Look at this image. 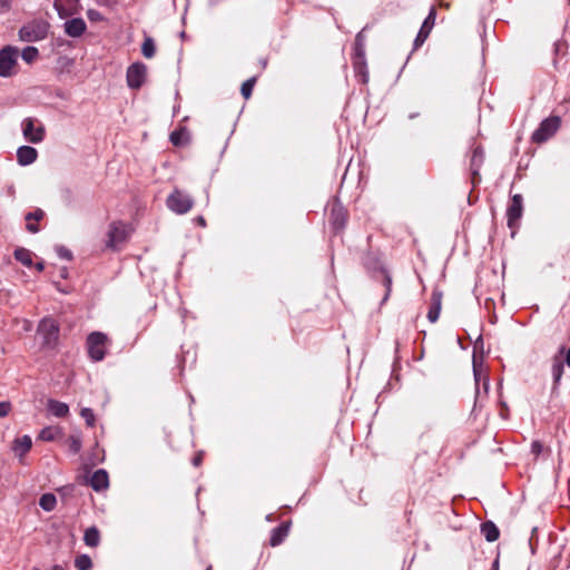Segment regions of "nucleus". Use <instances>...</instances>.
<instances>
[{"instance_id":"nucleus-1","label":"nucleus","mask_w":570,"mask_h":570,"mask_svg":"<svg viewBox=\"0 0 570 570\" xmlns=\"http://www.w3.org/2000/svg\"><path fill=\"white\" fill-rule=\"evenodd\" d=\"M50 29L48 21L43 19H35L23 24L19 30V37L26 42H36L43 40Z\"/></svg>"},{"instance_id":"nucleus-2","label":"nucleus","mask_w":570,"mask_h":570,"mask_svg":"<svg viewBox=\"0 0 570 570\" xmlns=\"http://www.w3.org/2000/svg\"><path fill=\"white\" fill-rule=\"evenodd\" d=\"M561 126V118L559 116H550L542 120L539 127L532 134V141L535 144H543L549 140L559 130Z\"/></svg>"},{"instance_id":"nucleus-3","label":"nucleus","mask_w":570,"mask_h":570,"mask_svg":"<svg viewBox=\"0 0 570 570\" xmlns=\"http://www.w3.org/2000/svg\"><path fill=\"white\" fill-rule=\"evenodd\" d=\"M108 336L101 332H92L87 337V351L89 357L99 362L102 361L106 355V350L108 345Z\"/></svg>"},{"instance_id":"nucleus-4","label":"nucleus","mask_w":570,"mask_h":570,"mask_svg":"<svg viewBox=\"0 0 570 570\" xmlns=\"http://www.w3.org/2000/svg\"><path fill=\"white\" fill-rule=\"evenodd\" d=\"M23 138L31 144H40L46 136L42 122L33 117L24 118L21 122Z\"/></svg>"},{"instance_id":"nucleus-5","label":"nucleus","mask_w":570,"mask_h":570,"mask_svg":"<svg viewBox=\"0 0 570 570\" xmlns=\"http://www.w3.org/2000/svg\"><path fill=\"white\" fill-rule=\"evenodd\" d=\"M166 204L171 212L184 215L193 208L194 200L189 195L175 188L167 197Z\"/></svg>"},{"instance_id":"nucleus-6","label":"nucleus","mask_w":570,"mask_h":570,"mask_svg":"<svg viewBox=\"0 0 570 570\" xmlns=\"http://www.w3.org/2000/svg\"><path fill=\"white\" fill-rule=\"evenodd\" d=\"M564 364L570 368V345L561 346L551 360V374L557 386L563 375Z\"/></svg>"},{"instance_id":"nucleus-7","label":"nucleus","mask_w":570,"mask_h":570,"mask_svg":"<svg viewBox=\"0 0 570 570\" xmlns=\"http://www.w3.org/2000/svg\"><path fill=\"white\" fill-rule=\"evenodd\" d=\"M18 49L7 46L0 50V77H11L16 73Z\"/></svg>"},{"instance_id":"nucleus-8","label":"nucleus","mask_w":570,"mask_h":570,"mask_svg":"<svg viewBox=\"0 0 570 570\" xmlns=\"http://www.w3.org/2000/svg\"><path fill=\"white\" fill-rule=\"evenodd\" d=\"M38 333L43 340L42 344L51 347L58 341L59 326L55 320L43 318L38 326Z\"/></svg>"},{"instance_id":"nucleus-9","label":"nucleus","mask_w":570,"mask_h":570,"mask_svg":"<svg viewBox=\"0 0 570 570\" xmlns=\"http://www.w3.org/2000/svg\"><path fill=\"white\" fill-rule=\"evenodd\" d=\"M147 77V67L142 62L131 63L126 73L127 85L131 89H139Z\"/></svg>"},{"instance_id":"nucleus-10","label":"nucleus","mask_w":570,"mask_h":570,"mask_svg":"<svg viewBox=\"0 0 570 570\" xmlns=\"http://www.w3.org/2000/svg\"><path fill=\"white\" fill-rule=\"evenodd\" d=\"M523 213V198L520 194L512 196L507 209L508 227L514 233Z\"/></svg>"},{"instance_id":"nucleus-11","label":"nucleus","mask_w":570,"mask_h":570,"mask_svg":"<svg viewBox=\"0 0 570 570\" xmlns=\"http://www.w3.org/2000/svg\"><path fill=\"white\" fill-rule=\"evenodd\" d=\"M129 235L128 226L121 222H114L109 225L107 247L115 248L126 242Z\"/></svg>"},{"instance_id":"nucleus-12","label":"nucleus","mask_w":570,"mask_h":570,"mask_svg":"<svg viewBox=\"0 0 570 570\" xmlns=\"http://www.w3.org/2000/svg\"><path fill=\"white\" fill-rule=\"evenodd\" d=\"M435 19H436V9H435V7H432L430 9L428 17L423 21V23L416 35V38L414 40V49H419L425 42V40L429 38V36L435 24Z\"/></svg>"},{"instance_id":"nucleus-13","label":"nucleus","mask_w":570,"mask_h":570,"mask_svg":"<svg viewBox=\"0 0 570 570\" xmlns=\"http://www.w3.org/2000/svg\"><path fill=\"white\" fill-rule=\"evenodd\" d=\"M53 8L61 19H66L80 11V0H55Z\"/></svg>"},{"instance_id":"nucleus-14","label":"nucleus","mask_w":570,"mask_h":570,"mask_svg":"<svg viewBox=\"0 0 570 570\" xmlns=\"http://www.w3.org/2000/svg\"><path fill=\"white\" fill-rule=\"evenodd\" d=\"M484 159V153L481 147H475L472 151L470 168L472 174V183L476 184L480 180L479 170Z\"/></svg>"},{"instance_id":"nucleus-15","label":"nucleus","mask_w":570,"mask_h":570,"mask_svg":"<svg viewBox=\"0 0 570 570\" xmlns=\"http://www.w3.org/2000/svg\"><path fill=\"white\" fill-rule=\"evenodd\" d=\"M38 158V151L31 146H21L17 150V161L21 166L33 164Z\"/></svg>"},{"instance_id":"nucleus-16","label":"nucleus","mask_w":570,"mask_h":570,"mask_svg":"<svg viewBox=\"0 0 570 570\" xmlns=\"http://www.w3.org/2000/svg\"><path fill=\"white\" fill-rule=\"evenodd\" d=\"M86 29V22L81 18H72L65 22V32L72 38L82 36Z\"/></svg>"},{"instance_id":"nucleus-17","label":"nucleus","mask_w":570,"mask_h":570,"mask_svg":"<svg viewBox=\"0 0 570 570\" xmlns=\"http://www.w3.org/2000/svg\"><path fill=\"white\" fill-rule=\"evenodd\" d=\"M90 487L95 491H104L109 487V475L104 469L94 472L89 481Z\"/></svg>"},{"instance_id":"nucleus-18","label":"nucleus","mask_w":570,"mask_h":570,"mask_svg":"<svg viewBox=\"0 0 570 570\" xmlns=\"http://www.w3.org/2000/svg\"><path fill=\"white\" fill-rule=\"evenodd\" d=\"M31 446H32L31 438L29 435H23V436L17 438L13 441L12 450L18 456L22 458L30 451Z\"/></svg>"},{"instance_id":"nucleus-19","label":"nucleus","mask_w":570,"mask_h":570,"mask_svg":"<svg viewBox=\"0 0 570 570\" xmlns=\"http://www.w3.org/2000/svg\"><path fill=\"white\" fill-rule=\"evenodd\" d=\"M289 525L287 523H282L278 527L272 530V534L269 538V544L272 547L279 546L285 538L288 535Z\"/></svg>"},{"instance_id":"nucleus-20","label":"nucleus","mask_w":570,"mask_h":570,"mask_svg":"<svg viewBox=\"0 0 570 570\" xmlns=\"http://www.w3.org/2000/svg\"><path fill=\"white\" fill-rule=\"evenodd\" d=\"M45 217V213L42 209L37 208L33 212H30L26 215L24 219L27 222L26 228L28 232L36 234L39 232V226L35 223L41 220Z\"/></svg>"},{"instance_id":"nucleus-21","label":"nucleus","mask_w":570,"mask_h":570,"mask_svg":"<svg viewBox=\"0 0 570 570\" xmlns=\"http://www.w3.org/2000/svg\"><path fill=\"white\" fill-rule=\"evenodd\" d=\"M353 67H354L355 73L357 76H362L363 82H365L366 81V79H365L366 62H365L364 52L360 48H356L355 56L353 57Z\"/></svg>"},{"instance_id":"nucleus-22","label":"nucleus","mask_w":570,"mask_h":570,"mask_svg":"<svg viewBox=\"0 0 570 570\" xmlns=\"http://www.w3.org/2000/svg\"><path fill=\"white\" fill-rule=\"evenodd\" d=\"M362 262H363V265L367 269H372V271H377V269L382 271L383 269L381 256L377 253L367 252L366 254H364Z\"/></svg>"},{"instance_id":"nucleus-23","label":"nucleus","mask_w":570,"mask_h":570,"mask_svg":"<svg viewBox=\"0 0 570 570\" xmlns=\"http://www.w3.org/2000/svg\"><path fill=\"white\" fill-rule=\"evenodd\" d=\"M48 411L57 417H66L69 414V406L63 402L49 400Z\"/></svg>"},{"instance_id":"nucleus-24","label":"nucleus","mask_w":570,"mask_h":570,"mask_svg":"<svg viewBox=\"0 0 570 570\" xmlns=\"http://www.w3.org/2000/svg\"><path fill=\"white\" fill-rule=\"evenodd\" d=\"M481 533L489 542H494L500 535L498 527L492 521H485L481 524Z\"/></svg>"},{"instance_id":"nucleus-25","label":"nucleus","mask_w":570,"mask_h":570,"mask_svg":"<svg viewBox=\"0 0 570 570\" xmlns=\"http://www.w3.org/2000/svg\"><path fill=\"white\" fill-rule=\"evenodd\" d=\"M189 132L185 127H180L170 134V141L174 146H183L188 142Z\"/></svg>"},{"instance_id":"nucleus-26","label":"nucleus","mask_w":570,"mask_h":570,"mask_svg":"<svg viewBox=\"0 0 570 570\" xmlns=\"http://www.w3.org/2000/svg\"><path fill=\"white\" fill-rule=\"evenodd\" d=\"M83 541L88 547L96 548L100 542V531L96 527H90L85 531Z\"/></svg>"},{"instance_id":"nucleus-27","label":"nucleus","mask_w":570,"mask_h":570,"mask_svg":"<svg viewBox=\"0 0 570 570\" xmlns=\"http://www.w3.org/2000/svg\"><path fill=\"white\" fill-rule=\"evenodd\" d=\"M14 258L27 267L32 266L33 253L27 248L19 247L13 253Z\"/></svg>"},{"instance_id":"nucleus-28","label":"nucleus","mask_w":570,"mask_h":570,"mask_svg":"<svg viewBox=\"0 0 570 570\" xmlns=\"http://www.w3.org/2000/svg\"><path fill=\"white\" fill-rule=\"evenodd\" d=\"M61 434V429L58 426H46L43 428L38 438L41 441L50 442L56 440Z\"/></svg>"},{"instance_id":"nucleus-29","label":"nucleus","mask_w":570,"mask_h":570,"mask_svg":"<svg viewBox=\"0 0 570 570\" xmlns=\"http://www.w3.org/2000/svg\"><path fill=\"white\" fill-rule=\"evenodd\" d=\"M441 312V298L433 294V302L430 305L429 312H428V318L430 322L434 323L439 320Z\"/></svg>"},{"instance_id":"nucleus-30","label":"nucleus","mask_w":570,"mask_h":570,"mask_svg":"<svg viewBox=\"0 0 570 570\" xmlns=\"http://www.w3.org/2000/svg\"><path fill=\"white\" fill-rule=\"evenodd\" d=\"M141 53L145 58L151 59L156 53V45L151 37L146 36L141 45Z\"/></svg>"},{"instance_id":"nucleus-31","label":"nucleus","mask_w":570,"mask_h":570,"mask_svg":"<svg viewBox=\"0 0 570 570\" xmlns=\"http://www.w3.org/2000/svg\"><path fill=\"white\" fill-rule=\"evenodd\" d=\"M66 444L72 454H78L82 448L81 438L78 434L69 435Z\"/></svg>"},{"instance_id":"nucleus-32","label":"nucleus","mask_w":570,"mask_h":570,"mask_svg":"<svg viewBox=\"0 0 570 570\" xmlns=\"http://www.w3.org/2000/svg\"><path fill=\"white\" fill-rule=\"evenodd\" d=\"M57 500L53 494L47 493L40 498L39 504L46 511H52L56 507Z\"/></svg>"},{"instance_id":"nucleus-33","label":"nucleus","mask_w":570,"mask_h":570,"mask_svg":"<svg viewBox=\"0 0 570 570\" xmlns=\"http://www.w3.org/2000/svg\"><path fill=\"white\" fill-rule=\"evenodd\" d=\"M39 51L36 47H27L22 50L21 57L27 63H32L37 60Z\"/></svg>"},{"instance_id":"nucleus-34","label":"nucleus","mask_w":570,"mask_h":570,"mask_svg":"<svg viewBox=\"0 0 570 570\" xmlns=\"http://www.w3.org/2000/svg\"><path fill=\"white\" fill-rule=\"evenodd\" d=\"M75 567L78 570H89L92 567V561L87 554H82L76 558Z\"/></svg>"},{"instance_id":"nucleus-35","label":"nucleus","mask_w":570,"mask_h":570,"mask_svg":"<svg viewBox=\"0 0 570 570\" xmlns=\"http://www.w3.org/2000/svg\"><path fill=\"white\" fill-rule=\"evenodd\" d=\"M381 272H382V283H383V286L385 287V295L383 297V303H384L387 301V298L391 294V291H392V277L385 269H382Z\"/></svg>"},{"instance_id":"nucleus-36","label":"nucleus","mask_w":570,"mask_h":570,"mask_svg":"<svg viewBox=\"0 0 570 570\" xmlns=\"http://www.w3.org/2000/svg\"><path fill=\"white\" fill-rule=\"evenodd\" d=\"M255 82H256V78L255 77H253V78L246 80L245 82H243L240 91H242V95H243V97L245 99H248L252 96Z\"/></svg>"},{"instance_id":"nucleus-37","label":"nucleus","mask_w":570,"mask_h":570,"mask_svg":"<svg viewBox=\"0 0 570 570\" xmlns=\"http://www.w3.org/2000/svg\"><path fill=\"white\" fill-rule=\"evenodd\" d=\"M80 415L86 421L88 426H90V428L95 426L96 417H95V414L91 409H89V407L81 409Z\"/></svg>"},{"instance_id":"nucleus-38","label":"nucleus","mask_w":570,"mask_h":570,"mask_svg":"<svg viewBox=\"0 0 570 570\" xmlns=\"http://www.w3.org/2000/svg\"><path fill=\"white\" fill-rule=\"evenodd\" d=\"M543 452V444L535 440L531 443V453L534 455V458L537 459L541 453Z\"/></svg>"},{"instance_id":"nucleus-39","label":"nucleus","mask_w":570,"mask_h":570,"mask_svg":"<svg viewBox=\"0 0 570 570\" xmlns=\"http://www.w3.org/2000/svg\"><path fill=\"white\" fill-rule=\"evenodd\" d=\"M87 17L90 21H101L102 20V16L99 11L95 10V9H89L87 11Z\"/></svg>"},{"instance_id":"nucleus-40","label":"nucleus","mask_w":570,"mask_h":570,"mask_svg":"<svg viewBox=\"0 0 570 570\" xmlns=\"http://www.w3.org/2000/svg\"><path fill=\"white\" fill-rule=\"evenodd\" d=\"M11 409L10 403L8 402H0V417H4L9 414Z\"/></svg>"},{"instance_id":"nucleus-41","label":"nucleus","mask_w":570,"mask_h":570,"mask_svg":"<svg viewBox=\"0 0 570 570\" xmlns=\"http://www.w3.org/2000/svg\"><path fill=\"white\" fill-rule=\"evenodd\" d=\"M58 254L60 257H63L66 259H71L72 255H71V252L67 248H63V247H60L58 249Z\"/></svg>"},{"instance_id":"nucleus-42","label":"nucleus","mask_w":570,"mask_h":570,"mask_svg":"<svg viewBox=\"0 0 570 570\" xmlns=\"http://www.w3.org/2000/svg\"><path fill=\"white\" fill-rule=\"evenodd\" d=\"M203 462V454L202 453H198L194 459H193V464L195 466H199Z\"/></svg>"},{"instance_id":"nucleus-43","label":"nucleus","mask_w":570,"mask_h":570,"mask_svg":"<svg viewBox=\"0 0 570 570\" xmlns=\"http://www.w3.org/2000/svg\"><path fill=\"white\" fill-rule=\"evenodd\" d=\"M195 222L200 226V227H205L206 226V220L203 216H198L195 218Z\"/></svg>"},{"instance_id":"nucleus-44","label":"nucleus","mask_w":570,"mask_h":570,"mask_svg":"<svg viewBox=\"0 0 570 570\" xmlns=\"http://www.w3.org/2000/svg\"><path fill=\"white\" fill-rule=\"evenodd\" d=\"M439 6L444 9H450V3L444 0H439Z\"/></svg>"},{"instance_id":"nucleus-45","label":"nucleus","mask_w":570,"mask_h":570,"mask_svg":"<svg viewBox=\"0 0 570 570\" xmlns=\"http://www.w3.org/2000/svg\"><path fill=\"white\" fill-rule=\"evenodd\" d=\"M37 271L42 272L45 269V263L38 262L36 265Z\"/></svg>"},{"instance_id":"nucleus-46","label":"nucleus","mask_w":570,"mask_h":570,"mask_svg":"<svg viewBox=\"0 0 570 570\" xmlns=\"http://www.w3.org/2000/svg\"><path fill=\"white\" fill-rule=\"evenodd\" d=\"M50 570H63L61 566H53Z\"/></svg>"},{"instance_id":"nucleus-47","label":"nucleus","mask_w":570,"mask_h":570,"mask_svg":"<svg viewBox=\"0 0 570 570\" xmlns=\"http://www.w3.org/2000/svg\"><path fill=\"white\" fill-rule=\"evenodd\" d=\"M498 567H499V561L495 560L494 563H493V570H498Z\"/></svg>"},{"instance_id":"nucleus-48","label":"nucleus","mask_w":570,"mask_h":570,"mask_svg":"<svg viewBox=\"0 0 570 570\" xmlns=\"http://www.w3.org/2000/svg\"><path fill=\"white\" fill-rule=\"evenodd\" d=\"M340 215H342L341 210L337 212V216H340ZM337 220H338V217H336L335 224L337 223Z\"/></svg>"},{"instance_id":"nucleus-49","label":"nucleus","mask_w":570,"mask_h":570,"mask_svg":"<svg viewBox=\"0 0 570 570\" xmlns=\"http://www.w3.org/2000/svg\"><path fill=\"white\" fill-rule=\"evenodd\" d=\"M33 570H40V569H33Z\"/></svg>"}]
</instances>
